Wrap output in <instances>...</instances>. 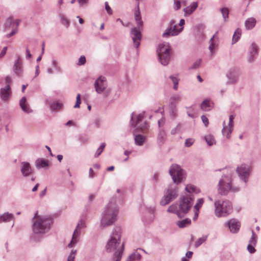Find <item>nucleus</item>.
<instances>
[{
  "label": "nucleus",
  "mask_w": 261,
  "mask_h": 261,
  "mask_svg": "<svg viewBox=\"0 0 261 261\" xmlns=\"http://www.w3.org/2000/svg\"><path fill=\"white\" fill-rule=\"evenodd\" d=\"M145 140V138L141 135H137L135 138V142L138 145H142L144 142Z\"/></svg>",
  "instance_id": "7c9ffc66"
},
{
  "label": "nucleus",
  "mask_w": 261,
  "mask_h": 261,
  "mask_svg": "<svg viewBox=\"0 0 261 261\" xmlns=\"http://www.w3.org/2000/svg\"><path fill=\"white\" fill-rule=\"evenodd\" d=\"M13 219V215L9 213H5L0 216V223L9 222Z\"/></svg>",
  "instance_id": "bb28decb"
},
{
  "label": "nucleus",
  "mask_w": 261,
  "mask_h": 261,
  "mask_svg": "<svg viewBox=\"0 0 261 261\" xmlns=\"http://www.w3.org/2000/svg\"><path fill=\"white\" fill-rule=\"evenodd\" d=\"M256 24V20L253 17L248 18L246 22L245 26L247 29H251L254 27Z\"/></svg>",
  "instance_id": "393cba45"
},
{
  "label": "nucleus",
  "mask_w": 261,
  "mask_h": 261,
  "mask_svg": "<svg viewBox=\"0 0 261 261\" xmlns=\"http://www.w3.org/2000/svg\"><path fill=\"white\" fill-rule=\"evenodd\" d=\"M192 254H193V252H191V251H188L187 253H186V256L188 258H191L192 256Z\"/></svg>",
  "instance_id": "680f3d73"
},
{
  "label": "nucleus",
  "mask_w": 261,
  "mask_h": 261,
  "mask_svg": "<svg viewBox=\"0 0 261 261\" xmlns=\"http://www.w3.org/2000/svg\"><path fill=\"white\" fill-rule=\"evenodd\" d=\"M193 200L194 197L190 195L184 196L181 198L179 204H172L169 207L168 211L175 213L179 217H181L191 208Z\"/></svg>",
  "instance_id": "f03ea898"
},
{
  "label": "nucleus",
  "mask_w": 261,
  "mask_h": 261,
  "mask_svg": "<svg viewBox=\"0 0 261 261\" xmlns=\"http://www.w3.org/2000/svg\"><path fill=\"white\" fill-rule=\"evenodd\" d=\"M180 8V2L178 0L175 1L174 4V8L175 10H178Z\"/></svg>",
  "instance_id": "3c124183"
},
{
  "label": "nucleus",
  "mask_w": 261,
  "mask_h": 261,
  "mask_svg": "<svg viewBox=\"0 0 261 261\" xmlns=\"http://www.w3.org/2000/svg\"><path fill=\"white\" fill-rule=\"evenodd\" d=\"M52 107L54 109H60L62 107V105L59 103H56L53 105Z\"/></svg>",
  "instance_id": "6e6d98bb"
},
{
  "label": "nucleus",
  "mask_w": 261,
  "mask_h": 261,
  "mask_svg": "<svg viewBox=\"0 0 261 261\" xmlns=\"http://www.w3.org/2000/svg\"><path fill=\"white\" fill-rule=\"evenodd\" d=\"M136 22L139 25L137 28H135L131 33L132 37L134 41V46L138 48L140 45V41L141 39V28L142 27L143 21L141 17H136Z\"/></svg>",
  "instance_id": "1a4fd4ad"
},
{
  "label": "nucleus",
  "mask_w": 261,
  "mask_h": 261,
  "mask_svg": "<svg viewBox=\"0 0 261 261\" xmlns=\"http://www.w3.org/2000/svg\"><path fill=\"white\" fill-rule=\"evenodd\" d=\"M227 225L230 231L233 233L238 232L240 227V223L235 219L230 220L228 222Z\"/></svg>",
  "instance_id": "f3484780"
},
{
  "label": "nucleus",
  "mask_w": 261,
  "mask_h": 261,
  "mask_svg": "<svg viewBox=\"0 0 261 261\" xmlns=\"http://www.w3.org/2000/svg\"><path fill=\"white\" fill-rule=\"evenodd\" d=\"M194 142V139L192 138L188 139L185 141V145L187 147H190L193 144Z\"/></svg>",
  "instance_id": "c03bdc74"
},
{
  "label": "nucleus",
  "mask_w": 261,
  "mask_h": 261,
  "mask_svg": "<svg viewBox=\"0 0 261 261\" xmlns=\"http://www.w3.org/2000/svg\"><path fill=\"white\" fill-rule=\"evenodd\" d=\"M229 125L228 126H224L222 130V133L224 136H226L227 138H229V135L231 133L229 132Z\"/></svg>",
  "instance_id": "4c0bfd02"
},
{
  "label": "nucleus",
  "mask_w": 261,
  "mask_h": 261,
  "mask_svg": "<svg viewBox=\"0 0 261 261\" xmlns=\"http://www.w3.org/2000/svg\"><path fill=\"white\" fill-rule=\"evenodd\" d=\"M143 118H144L143 114H140L139 115H138L136 116V125H137L139 124V123L143 120Z\"/></svg>",
  "instance_id": "79ce46f5"
},
{
  "label": "nucleus",
  "mask_w": 261,
  "mask_h": 261,
  "mask_svg": "<svg viewBox=\"0 0 261 261\" xmlns=\"http://www.w3.org/2000/svg\"><path fill=\"white\" fill-rule=\"evenodd\" d=\"M94 124L96 126V127H99V126H100V121L98 119H96L95 121H94Z\"/></svg>",
  "instance_id": "bf43d9fd"
},
{
  "label": "nucleus",
  "mask_w": 261,
  "mask_h": 261,
  "mask_svg": "<svg viewBox=\"0 0 261 261\" xmlns=\"http://www.w3.org/2000/svg\"><path fill=\"white\" fill-rule=\"evenodd\" d=\"M86 58L84 56H82L80 58L79 60L78 65H84L86 63Z\"/></svg>",
  "instance_id": "a18cd8bd"
},
{
  "label": "nucleus",
  "mask_w": 261,
  "mask_h": 261,
  "mask_svg": "<svg viewBox=\"0 0 261 261\" xmlns=\"http://www.w3.org/2000/svg\"><path fill=\"white\" fill-rule=\"evenodd\" d=\"M19 105L21 108L24 112L29 113L32 112L28 103L27 102V99L25 97H23L20 99Z\"/></svg>",
  "instance_id": "aec40b11"
},
{
  "label": "nucleus",
  "mask_w": 261,
  "mask_h": 261,
  "mask_svg": "<svg viewBox=\"0 0 261 261\" xmlns=\"http://www.w3.org/2000/svg\"><path fill=\"white\" fill-rule=\"evenodd\" d=\"M237 172L241 178L246 182V178L249 176L250 167L245 164H242L237 169Z\"/></svg>",
  "instance_id": "ddd939ff"
},
{
  "label": "nucleus",
  "mask_w": 261,
  "mask_h": 261,
  "mask_svg": "<svg viewBox=\"0 0 261 261\" xmlns=\"http://www.w3.org/2000/svg\"><path fill=\"white\" fill-rule=\"evenodd\" d=\"M7 47H4L1 53V56L3 57L6 54L7 51Z\"/></svg>",
  "instance_id": "4d7b16f0"
},
{
  "label": "nucleus",
  "mask_w": 261,
  "mask_h": 261,
  "mask_svg": "<svg viewBox=\"0 0 261 261\" xmlns=\"http://www.w3.org/2000/svg\"><path fill=\"white\" fill-rule=\"evenodd\" d=\"M36 165L39 168H44L48 166V161L39 159L36 161Z\"/></svg>",
  "instance_id": "cd10ccee"
},
{
  "label": "nucleus",
  "mask_w": 261,
  "mask_h": 261,
  "mask_svg": "<svg viewBox=\"0 0 261 261\" xmlns=\"http://www.w3.org/2000/svg\"><path fill=\"white\" fill-rule=\"evenodd\" d=\"M234 119V117L233 115H230L229 117V132L230 133H231L232 130H233V119Z\"/></svg>",
  "instance_id": "f704fd0d"
},
{
  "label": "nucleus",
  "mask_w": 261,
  "mask_h": 261,
  "mask_svg": "<svg viewBox=\"0 0 261 261\" xmlns=\"http://www.w3.org/2000/svg\"><path fill=\"white\" fill-rule=\"evenodd\" d=\"M201 63V61L200 60L196 61L194 64L193 65L192 68H196L198 67Z\"/></svg>",
  "instance_id": "864d4df0"
},
{
  "label": "nucleus",
  "mask_w": 261,
  "mask_h": 261,
  "mask_svg": "<svg viewBox=\"0 0 261 261\" xmlns=\"http://www.w3.org/2000/svg\"><path fill=\"white\" fill-rule=\"evenodd\" d=\"M107 82L105 77L100 76L95 82V87L97 93L102 92L106 89Z\"/></svg>",
  "instance_id": "dca6fc26"
},
{
  "label": "nucleus",
  "mask_w": 261,
  "mask_h": 261,
  "mask_svg": "<svg viewBox=\"0 0 261 261\" xmlns=\"http://www.w3.org/2000/svg\"><path fill=\"white\" fill-rule=\"evenodd\" d=\"M213 107V103L208 100H204L201 105V108L202 110L207 111L210 110Z\"/></svg>",
  "instance_id": "4be33fe9"
},
{
  "label": "nucleus",
  "mask_w": 261,
  "mask_h": 261,
  "mask_svg": "<svg viewBox=\"0 0 261 261\" xmlns=\"http://www.w3.org/2000/svg\"><path fill=\"white\" fill-rule=\"evenodd\" d=\"M204 203V199L203 198L198 199L197 203L194 206V217L193 218L194 220H196L198 218L199 215V212L200 208L202 206Z\"/></svg>",
  "instance_id": "6ab92c4d"
},
{
  "label": "nucleus",
  "mask_w": 261,
  "mask_h": 261,
  "mask_svg": "<svg viewBox=\"0 0 261 261\" xmlns=\"http://www.w3.org/2000/svg\"><path fill=\"white\" fill-rule=\"evenodd\" d=\"M80 6L87 5L89 3V0H77Z\"/></svg>",
  "instance_id": "de8ad7c7"
},
{
  "label": "nucleus",
  "mask_w": 261,
  "mask_h": 261,
  "mask_svg": "<svg viewBox=\"0 0 261 261\" xmlns=\"http://www.w3.org/2000/svg\"><path fill=\"white\" fill-rule=\"evenodd\" d=\"M222 16H228L229 14V10L227 8H223L221 9Z\"/></svg>",
  "instance_id": "37998d69"
},
{
  "label": "nucleus",
  "mask_w": 261,
  "mask_h": 261,
  "mask_svg": "<svg viewBox=\"0 0 261 261\" xmlns=\"http://www.w3.org/2000/svg\"><path fill=\"white\" fill-rule=\"evenodd\" d=\"M177 195V194L176 189L172 190L168 189L165 197V199L161 201V204L163 205L167 204L172 199L175 198Z\"/></svg>",
  "instance_id": "2eb2a0df"
},
{
  "label": "nucleus",
  "mask_w": 261,
  "mask_h": 261,
  "mask_svg": "<svg viewBox=\"0 0 261 261\" xmlns=\"http://www.w3.org/2000/svg\"><path fill=\"white\" fill-rule=\"evenodd\" d=\"M161 62L163 65H166L170 60V48L168 43L161 44L158 50Z\"/></svg>",
  "instance_id": "0eeeda50"
},
{
  "label": "nucleus",
  "mask_w": 261,
  "mask_h": 261,
  "mask_svg": "<svg viewBox=\"0 0 261 261\" xmlns=\"http://www.w3.org/2000/svg\"><path fill=\"white\" fill-rule=\"evenodd\" d=\"M170 78L172 81V82L173 83V84H174L173 88L175 90H177L178 88V80L177 79V77H174L173 75L170 76Z\"/></svg>",
  "instance_id": "c9c22d12"
},
{
  "label": "nucleus",
  "mask_w": 261,
  "mask_h": 261,
  "mask_svg": "<svg viewBox=\"0 0 261 261\" xmlns=\"http://www.w3.org/2000/svg\"><path fill=\"white\" fill-rule=\"evenodd\" d=\"M89 176L90 177H94V171L92 168H90L89 169Z\"/></svg>",
  "instance_id": "052dcab7"
},
{
  "label": "nucleus",
  "mask_w": 261,
  "mask_h": 261,
  "mask_svg": "<svg viewBox=\"0 0 261 261\" xmlns=\"http://www.w3.org/2000/svg\"><path fill=\"white\" fill-rule=\"evenodd\" d=\"M46 188H45L42 191H41L40 194V197L44 196L45 195V193H46Z\"/></svg>",
  "instance_id": "e2e57ef3"
},
{
  "label": "nucleus",
  "mask_w": 261,
  "mask_h": 261,
  "mask_svg": "<svg viewBox=\"0 0 261 261\" xmlns=\"http://www.w3.org/2000/svg\"><path fill=\"white\" fill-rule=\"evenodd\" d=\"M21 68H22V63L21 61L19 58L15 62L14 66V70L15 72L17 74H20L21 72Z\"/></svg>",
  "instance_id": "b1692460"
},
{
  "label": "nucleus",
  "mask_w": 261,
  "mask_h": 261,
  "mask_svg": "<svg viewBox=\"0 0 261 261\" xmlns=\"http://www.w3.org/2000/svg\"><path fill=\"white\" fill-rule=\"evenodd\" d=\"M76 251L72 250L68 257L67 261H74Z\"/></svg>",
  "instance_id": "58836bf2"
},
{
  "label": "nucleus",
  "mask_w": 261,
  "mask_h": 261,
  "mask_svg": "<svg viewBox=\"0 0 261 261\" xmlns=\"http://www.w3.org/2000/svg\"><path fill=\"white\" fill-rule=\"evenodd\" d=\"M215 213L218 217H225L231 213L232 206L228 201L218 200L215 202Z\"/></svg>",
  "instance_id": "39448f33"
},
{
  "label": "nucleus",
  "mask_w": 261,
  "mask_h": 261,
  "mask_svg": "<svg viewBox=\"0 0 261 261\" xmlns=\"http://www.w3.org/2000/svg\"><path fill=\"white\" fill-rule=\"evenodd\" d=\"M81 103V95H80V94H78L76 96V103H75V105H74V107L75 108H79L80 107Z\"/></svg>",
  "instance_id": "ea45409f"
},
{
  "label": "nucleus",
  "mask_w": 261,
  "mask_h": 261,
  "mask_svg": "<svg viewBox=\"0 0 261 261\" xmlns=\"http://www.w3.org/2000/svg\"><path fill=\"white\" fill-rule=\"evenodd\" d=\"M241 36V30L240 29H237L233 34L232 42V43H235L240 39Z\"/></svg>",
  "instance_id": "c756f323"
},
{
  "label": "nucleus",
  "mask_w": 261,
  "mask_h": 261,
  "mask_svg": "<svg viewBox=\"0 0 261 261\" xmlns=\"http://www.w3.org/2000/svg\"><path fill=\"white\" fill-rule=\"evenodd\" d=\"M118 212L115 203L110 202L103 211L101 225L102 227H106L112 225L116 220Z\"/></svg>",
  "instance_id": "7ed1b4c3"
},
{
  "label": "nucleus",
  "mask_w": 261,
  "mask_h": 261,
  "mask_svg": "<svg viewBox=\"0 0 261 261\" xmlns=\"http://www.w3.org/2000/svg\"><path fill=\"white\" fill-rule=\"evenodd\" d=\"M32 170L30 165L28 162H22L21 172L23 176H28L32 173Z\"/></svg>",
  "instance_id": "a211bd4d"
},
{
  "label": "nucleus",
  "mask_w": 261,
  "mask_h": 261,
  "mask_svg": "<svg viewBox=\"0 0 261 261\" xmlns=\"http://www.w3.org/2000/svg\"><path fill=\"white\" fill-rule=\"evenodd\" d=\"M184 24L185 20L182 19L180 20L178 25L175 24L174 21H171L170 27L166 29L163 34V37L164 38H168L170 36L177 35L182 31Z\"/></svg>",
  "instance_id": "423d86ee"
},
{
  "label": "nucleus",
  "mask_w": 261,
  "mask_h": 261,
  "mask_svg": "<svg viewBox=\"0 0 261 261\" xmlns=\"http://www.w3.org/2000/svg\"><path fill=\"white\" fill-rule=\"evenodd\" d=\"M218 39L216 36V34L214 35L213 37L211 39L210 41L209 49L212 53H213L215 49L217 47L218 44Z\"/></svg>",
  "instance_id": "412c9836"
},
{
  "label": "nucleus",
  "mask_w": 261,
  "mask_h": 261,
  "mask_svg": "<svg viewBox=\"0 0 261 261\" xmlns=\"http://www.w3.org/2000/svg\"><path fill=\"white\" fill-rule=\"evenodd\" d=\"M124 249L123 244L121 243L120 231L119 228L115 229L107 243L106 250L108 252H114V258L115 261H120Z\"/></svg>",
  "instance_id": "f257e3e1"
},
{
  "label": "nucleus",
  "mask_w": 261,
  "mask_h": 261,
  "mask_svg": "<svg viewBox=\"0 0 261 261\" xmlns=\"http://www.w3.org/2000/svg\"><path fill=\"white\" fill-rule=\"evenodd\" d=\"M205 241V238H201L197 240L195 243L196 247H198L200 246L202 243H203Z\"/></svg>",
  "instance_id": "49530a36"
},
{
  "label": "nucleus",
  "mask_w": 261,
  "mask_h": 261,
  "mask_svg": "<svg viewBox=\"0 0 261 261\" xmlns=\"http://www.w3.org/2000/svg\"><path fill=\"white\" fill-rule=\"evenodd\" d=\"M7 23H10L9 27H7L6 24V28H5V32H8L10 28H12V31L10 33H7L6 35V37L7 38L11 37V36H13L14 34H15L17 32V27L19 24V22L18 20H16V22H12V19L11 17L9 18L8 19Z\"/></svg>",
  "instance_id": "4468645a"
},
{
  "label": "nucleus",
  "mask_w": 261,
  "mask_h": 261,
  "mask_svg": "<svg viewBox=\"0 0 261 261\" xmlns=\"http://www.w3.org/2000/svg\"><path fill=\"white\" fill-rule=\"evenodd\" d=\"M257 48L256 46L254 44H252V46H251V50L250 52L251 57L249 59V61L250 62L253 61L254 59H253V57L255 55H256L257 54Z\"/></svg>",
  "instance_id": "473e14b6"
},
{
  "label": "nucleus",
  "mask_w": 261,
  "mask_h": 261,
  "mask_svg": "<svg viewBox=\"0 0 261 261\" xmlns=\"http://www.w3.org/2000/svg\"><path fill=\"white\" fill-rule=\"evenodd\" d=\"M176 224L179 227L183 228L191 224V220L189 219H185L181 221H177Z\"/></svg>",
  "instance_id": "c85d7f7f"
},
{
  "label": "nucleus",
  "mask_w": 261,
  "mask_h": 261,
  "mask_svg": "<svg viewBox=\"0 0 261 261\" xmlns=\"http://www.w3.org/2000/svg\"><path fill=\"white\" fill-rule=\"evenodd\" d=\"M201 119L205 126H207L208 124V120L207 118L205 116L202 115L201 116Z\"/></svg>",
  "instance_id": "8fccbe9b"
},
{
  "label": "nucleus",
  "mask_w": 261,
  "mask_h": 261,
  "mask_svg": "<svg viewBox=\"0 0 261 261\" xmlns=\"http://www.w3.org/2000/svg\"><path fill=\"white\" fill-rule=\"evenodd\" d=\"M248 250L251 253H254L255 251L254 248L251 245V244H249L247 247Z\"/></svg>",
  "instance_id": "603ef678"
},
{
  "label": "nucleus",
  "mask_w": 261,
  "mask_h": 261,
  "mask_svg": "<svg viewBox=\"0 0 261 261\" xmlns=\"http://www.w3.org/2000/svg\"><path fill=\"white\" fill-rule=\"evenodd\" d=\"M38 186H39V184H37L32 189V191L33 192H35L38 189Z\"/></svg>",
  "instance_id": "0e129e2a"
},
{
  "label": "nucleus",
  "mask_w": 261,
  "mask_h": 261,
  "mask_svg": "<svg viewBox=\"0 0 261 261\" xmlns=\"http://www.w3.org/2000/svg\"><path fill=\"white\" fill-rule=\"evenodd\" d=\"M169 173L175 183L178 184L181 182L184 175L183 171L179 166L177 165H172L171 167Z\"/></svg>",
  "instance_id": "9d476101"
},
{
  "label": "nucleus",
  "mask_w": 261,
  "mask_h": 261,
  "mask_svg": "<svg viewBox=\"0 0 261 261\" xmlns=\"http://www.w3.org/2000/svg\"><path fill=\"white\" fill-rule=\"evenodd\" d=\"M35 221L33 224V231L35 233H44L46 230L49 229L52 222L51 219L47 217L38 216L37 214L34 217Z\"/></svg>",
  "instance_id": "20e7f679"
},
{
  "label": "nucleus",
  "mask_w": 261,
  "mask_h": 261,
  "mask_svg": "<svg viewBox=\"0 0 261 261\" xmlns=\"http://www.w3.org/2000/svg\"><path fill=\"white\" fill-rule=\"evenodd\" d=\"M147 128H148V124L146 122H145L144 126H143V127H140V129L142 131H144V130H146Z\"/></svg>",
  "instance_id": "13d9d810"
},
{
  "label": "nucleus",
  "mask_w": 261,
  "mask_h": 261,
  "mask_svg": "<svg viewBox=\"0 0 261 261\" xmlns=\"http://www.w3.org/2000/svg\"><path fill=\"white\" fill-rule=\"evenodd\" d=\"M105 9L107 11L108 14L109 15H112L113 13V11L111 7L109 6L108 3L107 2H105Z\"/></svg>",
  "instance_id": "a19ab883"
},
{
  "label": "nucleus",
  "mask_w": 261,
  "mask_h": 261,
  "mask_svg": "<svg viewBox=\"0 0 261 261\" xmlns=\"http://www.w3.org/2000/svg\"><path fill=\"white\" fill-rule=\"evenodd\" d=\"M61 22L63 24L66 25V27L69 25V20L67 19V17H62L61 18Z\"/></svg>",
  "instance_id": "09e8293b"
},
{
  "label": "nucleus",
  "mask_w": 261,
  "mask_h": 261,
  "mask_svg": "<svg viewBox=\"0 0 261 261\" xmlns=\"http://www.w3.org/2000/svg\"><path fill=\"white\" fill-rule=\"evenodd\" d=\"M172 99H174L176 101H179L180 100V98L178 96H175L172 98Z\"/></svg>",
  "instance_id": "69168bd1"
},
{
  "label": "nucleus",
  "mask_w": 261,
  "mask_h": 261,
  "mask_svg": "<svg viewBox=\"0 0 261 261\" xmlns=\"http://www.w3.org/2000/svg\"><path fill=\"white\" fill-rule=\"evenodd\" d=\"M141 258V255L137 252L132 254L126 260V261H133L135 260H139Z\"/></svg>",
  "instance_id": "2f4dec72"
},
{
  "label": "nucleus",
  "mask_w": 261,
  "mask_h": 261,
  "mask_svg": "<svg viewBox=\"0 0 261 261\" xmlns=\"http://www.w3.org/2000/svg\"><path fill=\"white\" fill-rule=\"evenodd\" d=\"M114 167L112 166H110V167H108L107 168V170L108 171H113L114 170Z\"/></svg>",
  "instance_id": "774afa93"
},
{
  "label": "nucleus",
  "mask_w": 261,
  "mask_h": 261,
  "mask_svg": "<svg viewBox=\"0 0 261 261\" xmlns=\"http://www.w3.org/2000/svg\"><path fill=\"white\" fill-rule=\"evenodd\" d=\"M205 140L207 144L210 146H211L215 143V140L212 135H209L205 136Z\"/></svg>",
  "instance_id": "72a5a7b5"
},
{
  "label": "nucleus",
  "mask_w": 261,
  "mask_h": 261,
  "mask_svg": "<svg viewBox=\"0 0 261 261\" xmlns=\"http://www.w3.org/2000/svg\"><path fill=\"white\" fill-rule=\"evenodd\" d=\"M11 82V78L7 76L5 78L6 86L4 88H2L0 90V95L3 100H8L11 96V91L10 86Z\"/></svg>",
  "instance_id": "9b49d317"
},
{
  "label": "nucleus",
  "mask_w": 261,
  "mask_h": 261,
  "mask_svg": "<svg viewBox=\"0 0 261 261\" xmlns=\"http://www.w3.org/2000/svg\"><path fill=\"white\" fill-rule=\"evenodd\" d=\"M84 227H85V223L84 221L81 220L78 223L76 228L73 232L72 240L68 245V247H72L78 242V238L80 233V230Z\"/></svg>",
  "instance_id": "f8f14e48"
},
{
  "label": "nucleus",
  "mask_w": 261,
  "mask_h": 261,
  "mask_svg": "<svg viewBox=\"0 0 261 261\" xmlns=\"http://www.w3.org/2000/svg\"><path fill=\"white\" fill-rule=\"evenodd\" d=\"M231 178L225 176L220 180L219 184V192L222 195L227 194L230 190L236 192L239 190L238 188H232L231 185Z\"/></svg>",
  "instance_id": "6e6552de"
},
{
  "label": "nucleus",
  "mask_w": 261,
  "mask_h": 261,
  "mask_svg": "<svg viewBox=\"0 0 261 261\" xmlns=\"http://www.w3.org/2000/svg\"><path fill=\"white\" fill-rule=\"evenodd\" d=\"M66 125L68 126V125H73V122L72 121H68L66 124Z\"/></svg>",
  "instance_id": "338daca9"
},
{
  "label": "nucleus",
  "mask_w": 261,
  "mask_h": 261,
  "mask_svg": "<svg viewBox=\"0 0 261 261\" xmlns=\"http://www.w3.org/2000/svg\"><path fill=\"white\" fill-rule=\"evenodd\" d=\"M186 191L189 193L197 194L200 192V190L194 185L189 184L186 187Z\"/></svg>",
  "instance_id": "a878e982"
},
{
  "label": "nucleus",
  "mask_w": 261,
  "mask_h": 261,
  "mask_svg": "<svg viewBox=\"0 0 261 261\" xmlns=\"http://www.w3.org/2000/svg\"><path fill=\"white\" fill-rule=\"evenodd\" d=\"M31 57H32V55L31 54L29 49L27 47L26 49V58L27 59H31Z\"/></svg>",
  "instance_id": "5fc2aeb1"
},
{
  "label": "nucleus",
  "mask_w": 261,
  "mask_h": 261,
  "mask_svg": "<svg viewBox=\"0 0 261 261\" xmlns=\"http://www.w3.org/2000/svg\"><path fill=\"white\" fill-rule=\"evenodd\" d=\"M198 3L197 2L193 3L190 6L184 9L185 14L190 15L197 8Z\"/></svg>",
  "instance_id": "5701e85b"
},
{
  "label": "nucleus",
  "mask_w": 261,
  "mask_h": 261,
  "mask_svg": "<svg viewBox=\"0 0 261 261\" xmlns=\"http://www.w3.org/2000/svg\"><path fill=\"white\" fill-rule=\"evenodd\" d=\"M105 146H106V144L105 143H103L101 144V145L99 147V148L97 150V151L95 153V156L96 157L98 156L101 153V152L103 151Z\"/></svg>",
  "instance_id": "e433bc0d"
}]
</instances>
